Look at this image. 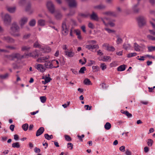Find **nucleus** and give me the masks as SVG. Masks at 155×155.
Segmentation results:
<instances>
[{
  "mask_svg": "<svg viewBox=\"0 0 155 155\" xmlns=\"http://www.w3.org/2000/svg\"><path fill=\"white\" fill-rule=\"evenodd\" d=\"M19 27L15 22L13 23L10 28V33L14 37H19L20 34L18 32L19 31Z\"/></svg>",
  "mask_w": 155,
  "mask_h": 155,
  "instance_id": "f257e3e1",
  "label": "nucleus"
},
{
  "mask_svg": "<svg viewBox=\"0 0 155 155\" xmlns=\"http://www.w3.org/2000/svg\"><path fill=\"white\" fill-rule=\"evenodd\" d=\"M4 21L5 25L8 26L10 25L11 22V16L8 14H6L4 18Z\"/></svg>",
  "mask_w": 155,
  "mask_h": 155,
  "instance_id": "f03ea898",
  "label": "nucleus"
},
{
  "mask_svg": "<svg viewBox=\"0 0 155 155\" xmlns=\"http://www.w3.org/2000/svg\"><path fill=\"white\" fill-rule=\"evenodd\" d=\"M47 6L51 13L52 14L54 13V12L55 8L54 5L52 2L50 1H48L47 2Z\"/></svg>",
  "mask_w": 155,
  "mask_h": 155,
  "instance_id": "7ed1b4c3",
  "label": "nucleus"
},
{
  "mask_svg": "<svg viewBox=\"0 0 155 155\" xmlns=\"http://www.w3.org/2000/svg\"><path fill=\"white\" fill-rule=\"evenodd\" d=\"M2 39L8 43H14L15 42V40L14 38L8 36H4L2 38Z\"/></svg>",
  "mask_w": 155,
  "mask_h": 155,
  "instance_id": "20e7f679",
  "label": "nucleus"
},
{
  "mask_svg": "<svg viewBox=\"0 0 155 155\" xmlns=\"http://www.w3.org/2000/svg\"><path fill=\"white\" fill-rule=\"evenodd\" d=\"M62 34L66 36L67 35L68 33V29L65 22H63L62 25Z\"/></svg>",
  "mask_w": 155,
  "mask_h": 155,
  "instance_id": "39448f33",
  "label": "nucleus"
},
{
  "mask_svg": "<svg viewBox=\"0 0 155 155\" xmlns=\"http://www.w3.org/2000/svg\"><path fill=\"white\" fill-rule=\"evenodd\" d=\"M68 3L70 8H75L77 6V3L75 0H65Z\"/></svg>",
  "mask_w": 155,
  "mask_h": 155,
  "instance_id": "423d86ee",
  "label": "nucleus"
},
{
  "mask_svg": "<svg viewBox=\"0 0 155 155\" xmlns=\"http://www.w3.org/2000/svg\"><path fill=\"white\" fill-rule=\"evenodd\" d=\"M89 16L90 17L91 19L96 21H98L99 18L97 14L94 11H92V14H90Z\"/></svg>",
  "mask_w": 155,
  "mask_h": 155,
  "instance_id": "0eeeda50",
  "label": "nucleus"
},
{
  "mask_svg": "<svg viewBox=\"0 0 155 155\" xmlns=\"http://www.w3.org/2000/svg\"><path fill=\"white\" fill-rule=\"evenodd\" d=\"M104 48L109 51H114L115 50V48L112 46H110L108 44L104 43L102 45Z\"/></svg>",
  "mask_w": 155,
  "mask_h": 155,
  "instance_id": "6e6552de",
  "label": "nucleus"
},
{
  "mask_svg": "<svg viewBox=\"0 0 155 155\" xmlns=\"http://www.w3.org/2000/svg\"><path fill=\"white\" fill-rule=\"evenodd\" d=\"M138 21L139 26H141L143 25L145 23V18L144 17H140L138 18Z\"/></svg>",
  "mask_w": 155,
  "mask_h": 155,
  "instance_id": "1a4fd4ad",
  "label": "nucleus"
},
{
  "mask_svg": "<svg viewBox=\"0 0 155 155\" xmlns=\"http://www.w3.org/2000/svg\"><path fill=\"white\" fill-rule=\"evenodd\" d=\"M28 20V18L26 17H24L21 18L19 23L21 28L23 27L24 25L27 22Z\"/></svg>",
  "mask_w": 155,
  "mask_h": 155,
  "instance_id": "9d476101",
  "label": "nucleus"
},
{
  "mask_svg": "<svg viewBox=\"0 0 155 155\" xmlns=\"http://www.w3.org/2000/svg\"><path fill=\"white\" fill-rule=\"evenodd\" d=\"M35 68L39 71L43 72L45 70V69L44 68L42 65L41 64H37Z\"/></svg>",
  "mask_w": 155,
  "mask_h": 155,
  "instance_id": "9b49d317",
  "label": "nucleus"
},
{
  "mask_svg": "<svg viewBox=\"0 0 155 155\" xmlns=\"http://www.w3.org/2000/svg\"><path fill=\"white\" fill-rule=\"evenodd\" d=\"M54 16L57 20H61L62 17L63 15L61 12L59 11H56L54 13Z\"/></svg>",
  "mask_w": 155,
  "mask_h": 155,
  "instance_id": "f8f14e48",
  "label": "nucleus"
},
{
  "mask_svg": "<svg viewBox=\"0 0 155 155\" xmlns=\"http://www.w3.org/2000/svg\"><path fill=\"white\" fill-rule=\"evenodd\" d=\"M138 2L137 3L136 5H134L132 7V10L135 13H137L139 12L140 9L138 8V6L139 5V2L140 0H137Z\"/></svg>",
  "mask_w": 155,
  "mask_h": 155,
  "instance_id": "ddd939ff",
  "label": "nucleus"
},
{
  "mask_svg": "<svg viewBox=\"0 0 155 155\" xmlns=\"http://www.w3.org/2000/svg\"><path fill=\"white\" fill-rule=\"evenodd\" d=\"M49 58V56L40 57L37 59V61L39 63L44 62H45L46 60L48 59Z\"/></svg>",
  "mask_w": 155,
  "mask_h": 155,
  "instance_id": "4468645a",
  "label": "nucleus"
},
{
  "mask_svg": "<svg viewBox=\"0 0 155 155\" xmlns=\"http://www.w3.org/2000/svg\"><path fill=\"white\" fill-rule=\"evenodd\" d=\"M24 55H21L19 53H16L12 55L13 59L17 58L18 59H21L24 58Z\"/></svg>",
  "mask_w": 155,
  "mask_h": 155,
  "instance_id": "2eb2a0df",
  "label": "nucleus"
},
{
  "mask_svg": "<svg viewBox=\"0 0 155 155\" xmlns=\"http://www.w3.org/2000/svg\"><path fill=\"white\" fill-rule=\"evenodd\" d=\"M44 131V128L43 127H40L37 131L36 133V135L38 137L41 135Z\"/></svg>",
  "mask_w": 155,
  "mask_h": 155,
  "instance_id": "dca6fc26",
  "label": "nucleus"
},
{
  "mask_svg": "<svg viewBox=\"0 0 155 155\" xmlns=\"http://www.w3.org/2000/svg\"><path fill=\"white\" fill-rule=\"evenodd\" d=\"M106 8V6L103 4H101L99 5L95 6L94 7V8L95 9L98 10H102L105 9Z\"/></svg>",
  "mask_w": 155,
  "mask_h": 155,
  "instance_id": "f3484780",
  "label": "nucleus"
},
{
  "mask_svg": "<svg viewBox=\"0 0 155 155\" xmlns=\"http://www.w3.org/2000/svg\"><path fill=\"white\" fill-rule=\"evenodd\" d=\"M123 42V39L122 37L119 35H117V45H120Z\"/></svg>",
  "mask_w": 155,
  "mask_h": 155,
  "instance_id": "a211bd4d",
  "label": "nucleus"
},
{
  "mask_svg": "<svg viewBox=\"0 0 155 155\" xmlns=\"http://www.w3.org/2000/svg\"><path fill=\"white\" fill-rule=\"evenodd\" d=\"M26 55H28V54H26ZM28 55L33 58L38 57L39 56L37 50H35L32 53H30Z\"/></svg>",
  "mask_w": 155,
  "mask_h": 155,
  "instance_id": "6ab92c4d",
  "label": "nucleus"
},
{
  "mask_svg": "<svg viewBox=\"0 0 155 155\" xmlns=\"http://www.w3.org/2000/svg\"><path fill=\"white\" fill-rule=\"evenodd\" d=\"M121 112L122 113L125 114L128 118H130L132 117V114L130 113L127 111H124L123 110H121Z\"/></svg>",
  "mask_w": 155,
  "mask_h": 155,
  "instance_id": "aec40b11",
  "label": "nucleus"
},
{
  "mask_svg": "<svg viewBox=\"0 0 155 155\" xmlns=\"http://www.w3.org/2000/svg\"><path fill=\"white\" fill-rule=\"evenodd\" d=\"M9 76V74L6 73L4 74H0V79L5 80L7 79Z\"/></svg>",
  "mask_w": 155,
  "mask_h": 155,
  "instance_id": "412c9836",
  "label": "nucleus"
},
{
  "mask_svg": "<svg viewBox=\"0 0 155 155\" xmlns=\"http://www.w3.org/2000/svg\"><path fill=\"white\" fill-rule=\"evenodd\" d=\"M126 65L125 64H123L119 66L117 68V70L118 71H123L125 70L126 68Z\"/></svg>",
  "mask_w": 155,
  "mask_h": 155,
  "instance_id": "4be33fe9",
  "label": "nucleus"
},
{
  "mask_svg": "<svg viewBox=\"0 0 155 155\" xmlns=\"http://www.w3.org/2000/svg\"><path fill=\"white\" fill-rule=\"evenodd\" d=\"M134 47L135 51H140L141 47L136 43H135L134 44Z\"/></svg>",
  "mask_w": 155,
  "mask_h": 155,
  "instance_id": "5701e85b",
  "label": "nucleus"
},
{
  "mask_svg": "<svg viewBox=\"0 0 155 155\" xmlns=\"http://www.w3.org/2000/svg\"><path fill=\"white\" fill-rule=\"evenodd\" d=\"M123 48L124 49L127 50L130 48L131 46L130 44L124 43L123 45Z\"/></svg>",
  "mask_w": 155,
  "mask_h": 155,
  "instance_id": "b1692460",
  "label": "nucleus"
},
{
  "mask_svg": "<svg viewBox=\"0 0 155 155\" xmlns=\"http://www.w3.org/2000/svg\"><path fill=\"white\" fill-rule=\"evenodd\" d=\"M38 23L39 25L43 26L45 25V21L43 19H40L38 21Z\"/></svg>",
  "mask_w": 155,
  "mask_h": 155,
  "instance_id": "393cba45",
  "label": "nucleus"
},
{
  "mask_svg": "<svg viewBox=\"0 0 155 155\" xmlns=\"http://www.w3.org/2000/svg\"><path fill=\"white\" fill-rule=\"evenodd\" d=\"M64 53L66 55L70 57L73 56L74 54V52H69L68 51H65Z\"/></svg>",
  "mask_w": 155,
  "mask_h": 155,
  "instance_id": "a878e982",
  "label": "nucleus"
},
{
  "mask_svg": "<svg viewBox=\"0 0 155 155\" xmlns=\"http://www.w3.org/2000/svg\"><path fill=\"white\" fill-rule=\"evenodd\" d=\"M75 14V11L74 10H71L70 11L69 13L66 15V16L68 17H71L73 16Z\"/></svg>",
  "mask_w": 155,
  "mask_h": 155,
  "instance_id": "bb28decb",
  "label": "nucleus"
},
{
  "mask_svg": "<svg viewBox=\"0 0 155 155\" xmlns=\"http://www.w3.org/2000/svg\"><path fill=\"white\" fill-rule=\"evenodd\" d=\"M147 144L149 147H151L153 143V140L151 139H148L147 141Z\"/></svg>",
  "mask_w": 155,
  "mask_h": 155,
  "instance_id": "cd10ccee",
  "label": "nucleus"
},
{
  "mask_svg": "<svg viewBox=\"0 0 155 155\" xmlns=\"http://www.w3.org/2000/svg\"><path fill=\"white\" fill-rule=\"evenodd\" d=\"M7 9L9 12L13 13L15 11L16 7H8L7 8Z\"/></svg>",
  "mask_w": 155,
  "mask_h": 155,
  "instance_id": "c85d7f7f",
  "label": "nucleus"
},
{
  "mask_svg": "<svg viewBox=\"0 0 155 155\" xmlns=\"http://www.w3.org/2000/svg\"><path fill=\"white\" fill-rule=\"evenodd\" d=\"M111 127V125L109 122H107L104 125V128L106 130H109Z\"/></svg>",
  "mask_w": 155,
  "mask_h": 155,
  "instance_id": "c756f323",
  "label": "nucleus"
},
{
  "mask_svg": "<svg viewBox=\"0 0 155 155\" xmlns=\"http://www.w3.org/2000/svg\"><path fill=\"white\" fill-rule=\"evenodd\" d=\"M78 15L82 18H86L90 15V14L89 13L84 14L83 13H80Z\"/></svg>",
  "mask_w": 155,
  "mask_h": 155,
  "instance_id": "7c9ffc66",
  "label": "nucleus"
},
{
  "mask_svg": "<svg viewBox=\"0 0 155 155\" xmlns=\"http://www.w3.org/2000/svg\"><path fill=\"white\" fill-rule=\"evenodd\" d=\"M84 84L87 85H90L92 84V83L90 80L88 78L85 79L84 81Z\"/></svg>",
  "mask_w": 155,
  "mask_h": 155,
  "instance_id": "2f4dec72",
  "label": "nucleus"
},
{
  "mask_svg": "<svg viewBox=\"0 0 155 155\" xmlns=\"http://www.w3.org/2000/svg\"><path fill=\"white\" fill-rule=\"evenodd\" d=\"M12 147L13 148H19L20 147V145L19 142H17L13 143Z\"/></svg>",
  "mask_w": 155,
  "mask_h": 155,
  "instance_id": "473e14b6",
  "label": "nucleus"
},
{
  "mask_svg": "<svg viewBox=\"0 0 155 155\" xmlns=\"http://www.w3.org/2000/svg\"><path fill=\"white\" fill-rule=\"evenodd\" d=\"M45 138L48 140H49L53 138V136L52 135H49L48 134H45Z\"/></svg>",
  "mask_w": 155,
  "mask_h": 155,
  "instance_id": "72a5a7b5",
  "label": "nucleus"
},
{
  "mask_svg": "<svg viewBox=\"0 0 155 155\" xmlns=\"http://www.w3.org/2000/svg\"><path fill=\"white\" fill-rule=\"evenodd\" d=\"M5 48H6L11 50H15L17 49V48L15 47L10 45H6L5 46Z\"/></svg>",
  "mask_w": 155,
  "mask_h": 155,
  "instance_id": "f704fd0d",
  "label": "nucleus"
},
{
  "mask_svg": "<svg viewBox=\"0 0 155 155\" xmlns=\"http://www.w3.org/2000/svg\"><path fill=\"white\" fill-rule=\"evenodd\" d=\"M148 52H152L155 51V46H150L147 47Z\"/></svg>",
  "mask_w": 155,
  "mask_h": 155,
  "instance_id": "c9c22d12",
  "label": "nucleus"
},
{
  "mask_svg": "<svg viewBox=\"0 0 155 155\" xmlns=\"http://www.w3.org/2000/svg\"><path fill=\"white\" fill-rule=\"evenodd\" d=\"M42 79H45L46 82L48 83L50 82L52 79L50 77L47 76H45V77L43 76Z\"/></svg>",
  "mask_w": 155,
  "mask_h": 155,
  "instance_id": "e433bc0d",
  "label": "nucleus"
},
{
  "mask_svg": "<svg viewBox=\"0 0 155 155\" xmlns=\"http://www.w3.org/2000/svg\"><path fill=\"white\" fill-rule=\"evenodd\" d=\"M36 24V21L34 19H32L29 22V25L31 26H34Z\"/></svg>",
  "mask_w": 155,
  "mask_h": 155,
  "instance_id": "4c0bfd02",
  "label": "nucleus"
},
{
  "mask_svg": "<svg viewBox=\"0 0 155 155\" xmlns=\"http://www.w3.org/2000/svg\"><path fill=\"white\" fill-rule=\"evenodd\" d=\"M28 127V125L27 124H24L22 126V129L25 131H26L27 130Z\"/></svg>",
  "mask_w": 155,
  "mask_h": 155,
  "instance_id": "58836bf2",
  "label": "nucleus"
},
{
  "mask_svg": "<svg viewBox=\"0 0 155 155\" xmlns=\"http://www.w3.org/2000/svg\"><path fill=\"white\" fill-rule=\"evenodd\" d=\"M30 48V47L28 46H23L21 48V50L22 51H28Z\"/></svg>",
  "mask_w": 155,
  "mask_h": 155,
  "instance_id": "ea45409f",
  "label": "nucleus"
},
{
  "mask_svg": "<svg viewBox=\"0 0 155 155\" xmlns=\"http://www.w3.org/2000/svg\"><path fill=\"white\" fill-rule=\"evenodd\" d=\"M40 98L41 102L42 103H45L46 101V97L45 96H41Z\"/></svg>",
  "mask_w": 155,
  "mask_h": 155,
  "instance_id": "a19ab883",
  "label": "nucleus"
},
{
  "mask_svg": "<svg viewBox=\"0 0 155 155\" xmlns=\"http://www.w3.org/2000/svg\"><path fill=\"white\" fill-rule=\"evenodd\" d=\"M137 54L136 53H132L128 54L127 56L128 58H130L132 57H134L136 56Z\"/></svg>",
  "mask_w": 155,
  "mask_h": 155,
  "instance_id": "79ce46f5",
  "label": "nucleus"
},
{
  "mask_svg": "<svg viewBox=\"0 0 155 155\" xmlns=\"http://www.w3.org/2000/svg\"><path fill=\"white\" fill-rule=\"evenodd\" d=\"M147 37L148 39L153 41H155V37H153L150 35H148L147 36Z\"/></svg>",
  "mask_w": 155,
  "mask_h": 155,
  "instance_id": "37998d69",
  "label": "nucleus"
},
{
  "mask_svg": "<svg viewBox=\"0 0 155 155\" xmlns=\"http://www.w3.org/2000/svg\"><path fill=\"white\" fill-rule=\"evenodd\" d=\"M103 14L107 15H113V13L110 11H107L104 12Z\"/></svg>",
  "mask_w": 155,
  "mask_h": 155,
  "instance_id": "c03bdc74",
  "label": "nucleus"
},
{
  "mask_svg": "<svg viewBox=\"0 0 155 155\" xmlns=\"http://www.w3.org/2000/svg\"><path fill=\"white\" fill-rule=\"evenodd\" d=\"M110 58V57L106 56H104L103 59L101 60H102L103 61H107Z\"/></svg>",
  "mask_w": 155,
  "mask_h": 155,
  "instance_id": "a18cd8bd",
  "label": "nucleus"
},
{
  "mask_svg": "<svg viewBox=\"0 0 155 155\" xmlns=\"http://www.w3.org/2000/svg\"><path fill=\"white\" fill-rule=\"evenodd\" d=\"M86 70V68L85 67H83L81 68L79 71V73L81 74L84 73V71Z\"/></svg>",
  "mask_w": 155,
  "mask_h": 155,
  "instance_id": "49530a36",
  "label": "nucleus"
},
{
  "mask_svg": "<svg viewBox=\"0 0 155 155\" xmlns=\"http://www.w3.org/2000/svg\"><path fill=\"white\" fill-rule=\"evenodd\" d=\"M65 138L66 140L68 141H70L71 140V137L68 135H65Z\"/></svg>",
  "mask_w": 155,
  "mask_h": 155,
  "instance_id": "de8ad7c7",
  "label": "nucleus"
},
{
  "mask_svg": "<svg viewBox=\"0 0 155 155\" xmlns=\"http://www.w3.org/2000/svg\"><path fill=\"white\" fill-rule=\"evenodd\" d=\"M34 47L35 48H40V47L41 45L38 43V41H36L34 45Z\"/></svg>",
  "mask_w": 155,
  "mask_h": 155,
  "instance_id": "09e8293b",
  "label": "nucleus"
},
{
  "mask_svg": "<svg viewBox=\"0 0 155 155\" xmlns=\"http://www.w3.org/2000/svg\"><path fill=\"white\" fill-rule=\"evenodd\" d=\"M31 8V4L29 3L28 4L26 8V11H29L30 10Z\"/></svg>",
  "mask_w": 155,
  "mask_h": 155,
  "instance_id": "8fccbe9b",
  "label": "nucleus"
},
{
  "mask_svg": "<svg viewBox=\"0 0 155 155\" xmlns=\"http://www.w3.org/2000/svg\"><path fill=\"white\" fill-rule=\"evenodd\" d=\"M85 48L89 50H92V45L90 44L86 45Z\"/></svg>",
  "mask_w": 155,
  "mask_h": 155,
  "instance_id": "3c124183",
  "label": "nucleus"
},
{
  "mask_svg": "<svg viewBox=\"0 0 155 155\" xmlns=\"http://www.w3.org/2000/svg\"><path fill=\"white\" fill-rule=\"evenodd\" d=\"M45 67L46 68H48V66H49V65L50 63V62L49 61H45Z\"/></svg>",
  "mask_w": 155,
  "mask_h": 155,
  "instance_id": "603ef678",
  "label": "nucleus"
},
{
  "mask_svg": "<svg viewBox=\"0 0 155 155\" xmlns=\"http://www.w3.org/2000/svg\"><path fill=\"white\" fill-rule=\"evenodd\" d=\"M73 144L71 143H68L67 144V147L68 148L70 147V149L72 150L73 148Z\"/></svg>",
  "mask_w": 155,
  "mask_h": 155,
  "instance_id": "864d4df0",
  "label": "nucleus"
},
{
  "mask_svg": "<svg viewBox=\"0 0 155 155\" xmlns=\"http://www.w3.org/2000/svg\"><path fill=\"white\" fill-rule=\"evenodd\" d=\"M26 2V0H20L19 3L21 5H24Z\"/></svg>",
  "mask_w": 155,
  "mask_h": 155,
  "instance_id": "5fc2aeb1",
  "label": "nucleus"
},
{
  "mask_svg": "<svg viewBox=\"0 0 155 155\" xmlns=\"http://www.w3.org/2000/svg\"><path fill=\"white\" fill-rule=\"evenodd\" d=\"M101 67L102 68V70H104L106 68V66L104 63L101 64Z\"/></svg>",
  "mask_w": 155,
  "mask_h": 155,
  "instance_id": "6e6d98bb",
  "label": "nucleus"
},
{
  "mask_svg": "<svg viewBox=\"0 0 155 155\" xmlns=\"http://www.w3.org/2000/svg\"><path fill=\"white\" fill-rule=\"evenodd\" d=\"M88 43L91 45H94L97 43V41L95 40H92L88 41Z\"/></svg>",
  "mask_w": 155,
  "mask_h": 155,
  "instance_id": "4d7b16f0",
  "label": "nucleus"
},
{
  "mask_svg": "<svg viewBox=\"0 0 155 155\" xmlns=\"http://www.w3.org/2000/svg\"><path fill=\"white\" fill-rule=\"evenodd\" d=\"M34 151L36 153H39L41 152V150L39 148L36 147L34 149Z\"/></svg>",
  "mask_w": 155,
  "mask_h": 155,
  "instance_id": "13d9d810",
  "label": "nucleus"
},
{
  "mask_svg": "<svg viewBox=\"0 0 155 155\" xmlns=\"http://www.w3.org/2000/svg\"><path fill=\"white\" fill-rule=\"evenodd\" d=\"M96 48L97 49L99 48V46L98 45H92V50Z\"/></svg>",
  "mask_w": 155,
  "mask_h": 155,
  "instance_id": "bf43d9fd",
  "label": "nucleus"
},
{
  "mask_svg": "<svg viewBox=\"0 0 155 155\" xmlns=\"http://www.w3.org/2000/svg\"><path fill=\"white\" fill-rule=\"evenodd\" d=\"M144 150L145 153H147L149 150V148L147 147H145L144 148Z\"/></svg>",
  "mask_w": 155,
  "mask_h": 155,
  "instance_id": "052dcab7",
  "label": "nucleus"
},
{
  "mask_svg": "<svg viewBox=\"0 0 155 155\" xmlns=\"http://www.w3.org/2000/svg\"><path fill=\"white\" fill-rule=\"evenodd\" d=\"M100 85L101 86V87L103 89H106L107 88L106 84H105L104 83H102L101 84H100Z\"/></svg>",
  "mask_w": 155,
  "mask_h": 155,
  "instance_id": "680f3d73",
  "label": "nucleus"
},
{
  "mask_svg": "<svg viewBox=\"0 0 155 155\" xmlns=\"http://www.w3.org/2000/svg\"><path fill=\"white\" fill-rule=\"evenodd\" d=\"M93 69L95 70L94 71H97L98 70L99 67L98 66H93L92 67Z\"/></svg>",
  "mask_w": 155,
  "mask_h": 155,
  "instance_id": "e2e57ef3",
  "label": "nucleus"
},
{
  "mask_svg": "<svg viewBox=\"0 0 155 155\" xmlns=\"http://www.w3.org/2000/svg\"><path fill=\"white\" fill-rule=\"evenodd\" d=\"M67 104H63L62 105V106L63 107H64V108H66L68 106H69V105L70 103V101L67 102Z\"/></svg>",
  "mask_w": 155,
  "mask_h": 155,
  "instance_id": "0e129e2a",
  "label": "nucleus"
},
{
  "mask_svg": "<svg viewBox=\"0 0 155 155\" xmlns=\"http://www.w3.org/2000/svg\"><path fill=\"white\" fill-rule=\"evenodd\" d=\"M125 147L124 146H122L120 147V150L122 152H124L125 151Z\"/></svg>",
  "mask_w": 155,
  "mask_h": 155,
  "instance_id": "69168bd1",
  "label": "nucleus"
},
{
  "mask_svg": "<svg viewBox=\"0 0 155 155\" xmlns=\"http://www.w3.org/2000/svg\"><path fill=\"white\" fill-rule=\"evenodd\" d=\"M88 26L89 28L92 29L94 27L93 24L91 22H90L88 23Z\"/></svg>",
  "mask_w": 155,
  "mask_h": 155,
  "instance_id": "338daca9",
  "label": "nucleus"
},
{
  "mask_svg": "<svg viewBox=\"0 0 155 155\" xmlns=\"http://www.w3.org/2000/svg\"><path fill=\"white\" fill-rule=\"evenodd\" d=\"M116 65V63L115 61L112 62L110 64V66L111 67H115Z\"/></svg>",
  "mask_w": 155,
  "mask_h": 155,
  "instance_id": "774afa93",
  "label": "nucleus"
}]
</instances>
